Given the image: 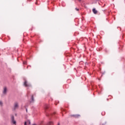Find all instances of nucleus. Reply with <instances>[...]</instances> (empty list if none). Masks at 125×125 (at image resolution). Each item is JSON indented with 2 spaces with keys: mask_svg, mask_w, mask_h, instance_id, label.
I'll use <instances>...</instances> for the list:
<instances>
[{
  "mask_svg": "<svg viewBox=\"0 0 125 125\" xmlns=\"http://www.w3.org/2000/svg\"><path fill=\"white\" fill-rule=\"evenodd\" d=\"M8 91V88L6 86H4L2 90V94L4 95H6Z\"/></svg>",
  "mask_w": 125,
  "mask_h": 125,
  "instance_id": "f257e3e1",
  "label": "nucleus"
},
{
  "mask_svg": "<svg viewBox=\"0 0 125 125\" xmlns=\"http://www.w3.org/2000/svg\"><path fill=\"white\" fill-rule=\"evenodd\" d=\"M24 85L26 87H28L29 86H31V84L28 83L27 81L25 80L24 83Z\"/></svg>",
  "mask_w": 125,
  "mask_h": 125,
  "instance_id": "f03ea898",
  "label": "nucleus"
},
{
  "mask_svg": "<svg viewBox=\"0 0 125 125\" xmlns=\"http://www.w3.org/2000/svg\"><path fill=\"white\" fill-rule=\"evenodd\" d=\"M11 120H12V122L13 124L14 125H16V121L14 120V116H12L11 117Z\"/></svg>",
  "mask_w": 125,
  "mask_h": 125,
  "instance_id": "7ed1b4c3",
  "label": "nucleus"
},
{
  "mask_svg": "<svg viewBox=\"0 0 125 125\" xmlns=\"http://www.w3.org/2000/svg\"><path fill=\"white\" fill-rule=\"evenodd\" d=\"M31 125V121L30 120H27L24 122V125Z\"/></svg>",
  "mask_w": 125,
  "mask_h": 125,
  "instance_id": "20e7f679",
  "label": "nucleus"
},
{
  "mask_svg": "<svg viewBox=\"0 0 125 125\" xmlns=\"http://www.w3.org/2000/svg\"><path fill=\"white\" fill-rule=\"evenodd\" d=\"M71 117H74V118H80L81 117V115L80 114H76V115H72Z\"/></svg>",
  "mask_w": 125,
  "mask_h": 125,
  "instance_id": "39448f33",
  "label": "nucleus"
},
{
  "mask_svg": "<svg viewBox=\"0 0 125 125\" xmlns=\"http://www.w3.org/2000/svg\"><path fill=\"white\" fill-rule=\"evenodd\" d=\"M19 106L18 103H15L14 104V108L15 109H17Z\"/></svg>",
  "mask_w": 125,
  "mask_h": 125,
  "instance_id": "423d86ee",
  "label": "nucleus"
},
{
  "mask_svg": "<svg viewBox=\"0 0 125 125\" xmlns=\"http://www.w3.org/2000/svg\"><path fill=\"white\" fill-rule=\"evenodd\" d=\"M92 11L94 14H97V13L98 12L95 8H93Z\"/></svg>",
  "mask_w": 125,
  "mask_h": 125,
  "instance_id": "0eeeda50",
  "label": "nucleus"
},
{
  "mask_svg": "<svg viewBox=\"0 0 125 125\" xmlns=\"http://www.w3.org/2000/svg\"><path fill=\"white\" fill-rule=\"evenodd\" d=\"M3 104V103H2V101H0V106H2Z\"/></svg>",
  "mask_w": 125,
  "mask_h": 125,
  "instance_id": "6e6552de",
  "label": "nucleus"
},
{
  "mask_svg": "<svg viewBox=\"0 0 125 125\" xmlns=\"http://www.w3.org/2000/svg\"><path fill=\"white\" fill-rule=\"evenodd\" d=\"M31 100L32 101H34V96H32Z\"/></svg>",
  "mask_w": 125,
  "mask_h": 125,
  "instance_id": "1a4fd4ad",
  "label": "nucleus"
},
{
  "mask_svg": "<svg viewBox=\"0 0 125 125\" xmlns=\"http://www.w3.org/2000/svg\"><path fill=\"white\" fill-rule=\"evenodd\" d=\"M47 108H48V106L46 105V106L45 107V109H47Z\"/></svg>",
  "mask_w": 125,
  "mask_h": 125,
  "instance_id": "9d476101",
  "label": "nucleus"
},
{
  "mask_svg": "<svg viewBox=\"0 0 125 125\" xmlns=\"http://www.w3.org/2000/svg\"><path fill=\"white\" fill-rule=\"evenodd\" d=\"M75 9L77 10V11H79V9L76 8Z\"/></svg>",
  "mask_w": 125,
  "mask_h": 125,
  "instance_id": "9b49d317",
  "label": "nucleus"
},
{
  "mask_svg": "<svg viewBox=\"0 0 125 125\" xmlns=\"http://www.w3.org/2000/svg\"><path fill=\"white\" fill-rule=\"evenodd\" d=\"M35 4H38V0H37V2H35Z\"/></svg>",
  "mask_w": 125,
  "mask_h": 125,
  "instance_id": "f8f14e48",
  "label": "nucleus"
},
{
  "mask_svg": "<svg viewBox=\"0 0 125 125\" xmlns=\"http://www.w3.org/2000/svg\"><path fill=\"white\" fill-rule=\"evenodd\" d=\"M26 62H23L24 64H26Z\"/></svg>",
  "mask_w": 125,
  "mask_h": 125,
  "instance_id": "ddd939ff",
  "label": "nucleus"
},
{
  "mask_svg": "<svg viewBox=\"0 0 125 125\" xmlns=\"http://www.w3.org/2000/svg\"><path fill=\"white\" fill-rule=\"evenodd\" d=\"M81 0H79V1H81Z\"/></svg>",
  "mask_w": 125,
  "mask_h": 125,
  "instance_id": "4468645a",
  "label": "nucleus"
},
{
  "mask_svg": "<svg viewBox=\"0 0 125 125\" xmlns=\"http://www.w3.org/2000/svg\"><path fill=\"white\" fill-rule=\"evenodd\" d=\"M60 125V124L59 123V124H58V125Z\"/></svg>",
  "mask_w": 125,
  "mask_h": 125,
  "instance_id": "2eb2a0df",
  "label": "nucleus"
}]
</instances>
